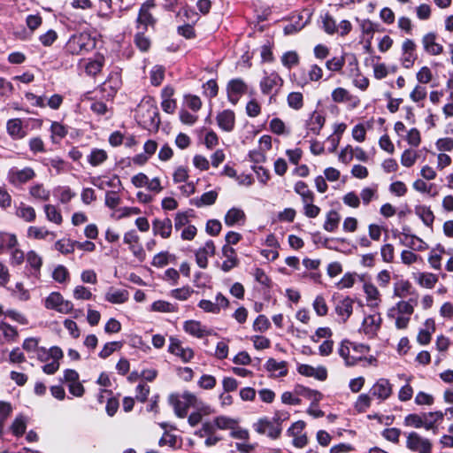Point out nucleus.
Wrapping results in <instances>:
<instances>
[{
    "mask_svg": "<svg viewBox=\"0 0 453 453\" xmlns=\"http://www.w3.org/2000/svg\"><path fill=\"white\" fill-rule=\"evenodd\" d=\"M200 402L201 400L195 394L188 391H185L182 394H172L169 396L170 404L173 407L177 417L180 418L187 416L188 408H194Z\"/></svg>",
    "mask_w": 453,
    "mask_h": 453,
    "instance_id": "1",
    "label": "nucleus"
},
{
    "mask_svg": "<svg viewBox=\"0 0 453 453\" xmlns=\"http://www.w3.org/2000/svg\"><path fill=\"white\" fill-rule=\"evenodd\" d=\"M137 116L140 123L146 128H157L160 119L157 107L150 101L142 103L137 109Z\"/></svg>",
    "mask_w": 453,
    "mask_h": 453,
    "instance_id": "2",
    "label": "nucleus"
},
{
    "mask_svg": "<svg viewBox=\"0 0 453 453\" xmlns=\"http://www.w3.org/2000/svg\"><path fill=\"white\" fill-rule=\"evenodd\" d=\"M254 430L259 434H266L269 438L275 440L281 434V418L277 414L273 419L261 418L253 425Z\"/></svg>",
    "mask_w": 453,
    "mask_h": 453,
    "instance_id": "3",
    "label": "nucleus"
},
{
    "mask_svg": "<svg viewBox=\"0 0 453 453\" xmlns=\"http://www.w3.org/2000/svg\"><path fill=\"white\" fill-rule=\"evenodd\" d=\"M96 45L95 40L88 33L73 35L66 43L67 50L73 55L81 54L92 50Z\"/></svg>",
    "mask_w": 453,
    "mask_h": 453,
    "instance_id": "4",
    "label": "nucleus"
},
{
    "mask_svg": "<svg viewBox=\"0 0 453 453\" xmlns=\"http://www.w3.org/2000/svg\"><path fill=\"white\" fill-rule=\"evenodd\" d=\"M45 307L63 314H67L72 311L73 305L70 301L65 300L60 293L52 292L45 299Z\"/></svg>",
    "mask_w": 453,
    "mask_h": 453,
    "instance_id": "5",
    "label": "nucleus"
},
{
    "mask_svg": "<svg viewBox=\"0 0 453 453\" xmlns=\"http://www.w3.org/2000/svg\"><path fill=\"white\" fill-rule=\"evenodd\" d=\"M406 447L410 450L418 453H431L432 451L431 441L416 432H411L408 434Z\"/></svg>",
    "mask_w": 453,
    "mask_h": 453,
    "instance_id": "6",
    "label": "nucleus"
},
{
    "mask_svg": "<svg viewBox=\"0 0 453 453\" xmlns=\"http://www.w3.org/2000/svg\"><path fill=\"white\" fill-rule=\"evenodd\" d=\"M417 45L411 39H405L402 44L401 65L405 69H410L414 65L417 59Z\"/></svg>",
    "mask_w": 453,
    "mask_h": 453,
    "instance_id": "7",
    "label": "nucleus"
},
{
    "mask_svg": "<svg viewBox=\"0 0 453 453\" xmlns=\"http://www.w3.org/2000/svg\"><path fill=\"white\" fill-rule=\"evenodd\" d=\"M248 86L240 78L231 80L226 86L227 97L231 104H236L242 95L247 92Z\"/></svg>",
    "mask_w": 453,
    "mask_h": 453,
    "instance_id": "8",
    "label": "nucleus"
},
{
    "mask_svg": "<svg viewBox=\"0 0 453 453\" xmlns=\"http://www.w3.org/2000/svg\"><path fill=\"white\" fill-rule=\"evenodd\" d=\"M215 250L214 242L211 240L207 241L204 245L199 248L195 253L196 265L202 269L207 268L208 257L214 256Z\"/></svg>",
    "mask_w": 453,
    "mask_h": 453,
    "instance_id": "9",
    "label": "nucleus"
},
{
    "mask_svg": "<svg viewBox=\"0 0 453 453\" xmlns=\"http://www.w3.org/2000/svg\"><path fill=\"white\" fill-rule=\"evenodd\" d=\"M35 176L34 169L31 167H25L23 169H11L8 173L9 180L13 185L24 184Z\"/></svg>",
    "mask_w": 453,
    "mask_h": 453,
    "instance_id": "10",
    "label": "nucleus"
},
{
    "mask_svg": "<svg viewBox=\"0 0 453 453\" xmlns=\"http://www.w3.org/2000/svg\"><path fill=\"white\" fill-rule=\"evenodd\" d=\"M168 350L173 355L179 357L184 363L189 362L194 357L193 349L188 347L184 348L181 342L176 338L170 339Z\"/></svg>",
    "mask_w": 453,
    "mask_h": 453,
    "instance_id": "11",
    "label": "nucleus"
},
{
    "mask_svg": "<svg viewBox=\"0 0 453 453\" xmlns=\"http://www.w3.org/2000/svg\"><path fill=\"white\" fill-rule=\"evenodd\" d=\"M194 408L196 411H192L188 418V424L193 427L201 423L203 417L210 416L214 413V410L202 401Z\"/></svg>",
    "mask_w": 453,
    "mask_h": 453,
    "instance_id": "12",
    "label": "nucleus"
},
{
    "mask_svg": "<svg viewBox=\"0 0 453 453\" xmlns=\"http://www.w3.org/2000/svg\"><path fill=\"white\" fill-rule=\"evenodd\" d=\"M6 130L13 140H21L27 134L23 120L19 118L9 119L6 123Z\"/></svg>",
    "mask_w": 453,
    "mask_h": 453,
    "instance_id": "13",
    "label": "nucleus"
},
{
    "mask_svg": "<svg viewBox=\"0 0 453 453\" xmlns=\"http://www.w3.org/2000/svg\"><path fill=\"white\" fill-rule=\"evenodd\" d=\"M219 127L225 132H232L235 126V114L232 110H224L216 117Z\"/></svg>",
    "mask_w": 453,
    "mask_h": 453,
    "instance_id": "14",
    "label": "nucleus"
},
{
    "mask_svg": "<svg viewBox=\"0 0 453 453\" xmlns=\"http://www.w3.org/2000/svg\"><path fill=\"white\" fill-rule=\"evenodd\" d=\"M325 121V117L320 112L314 111L305 123L307 135L310 134L318 135L324 127Z\"/></svg>",
    "mask_w": 453,
    "mask_h": 453,
    "instance_id": "15",
    "label": "nucleus"
},
{
    "mask_svg": "<svg viewBox=\"0 0 453 453\" xmlns=\"http://www.w3.org/2000/svg\"><path fill=\"white\" fill-rule=\"evenodd\" d=\"M363 290L365 294L367 305L371 308H377L381 303V295L378 288L372 282H365Z\"/></svg>",
    "mask_w": 453,
    "mask_h": 453,
    "instance_id": "16",
    "label": "nucleus"
},
{
    "mask_svg": "<svg viewBox=\"0 0 453 453\" xmlns=\"http://www.w3.org/2000/svg\"><path fill=\"white\" fill-rule=\"evenodd\" d=\"M422 44L425 51L432 56L442 53L443 46L436 42V35L428 33L422 37Z\"/></svg>",
    "mask_w": 453,
    "mask_h": 453,
    "instance_id": "17",
    "label": "nucleus"
},
{
    "mask_svg": "<svg viewBox=\"0 0 453 453\" xmlns=\"http://www.w3.org/2000/svg\"><path fill=\"white\" fill-rule=\"evenodd\" d=\"M373 396L384 401L392 394V385L387 379H380L371 388Z\"/></svg>",
    "mask_w": 453,
    "mask_h": 453,
    "instance_id": "18",
    "label": "nucleus"
},
{
    "mask_svg": "<svg viewBox=\"0 0 453 453\" xmlns=\"http://www.w3.org/2000/svg\"><path fill=\"white\" fill-rule=\"evenodd\" d=\"M380 324L381 318L380 314L368 315L363 320L362 329L366 335L372 337L377 334Z\"/></svg>",
    "mask_w": 453,
    "mask_h": 453,
    "instance_id": "19",
    "label": "nucleus"
},
{
    "mask_svg": "<svg viewBox=\"0 0 453 453\" xmlns=\"http://www.w3.org/2000/svg\"><path fill=\"white\" fill-rule=\"evenodd\" d=\"M417 303V300L410 299L409 301H400L396 303L395 307L390 309L388 312L389 318H395V313L397 311L399 315L411 317L414 311V305Z\"/></svg>",
    "mask_w": 453,
    "mask_h": 453,
    "instance_id": "20",
    "label": "nucleus"
},
{
    "mask_svg": "<svg viewBox=\"0 0 453 453\" xmlns=\"http://www.w3.org/2000/svg\"><path fill=\"white\" fill-rule=\"evenodd\" d=\"M183 328L186 333L196 338H203L211 334L210 330L196 320H188L184 323Z\"/></svg>",
    "mask_w": 453,
    "mask_h": 453,
    "instance_id": "21",
    "label": "nucleus"
},
{
    "mask_svg": "<svg viewBox=\"0 0 453 453\" xmlns=\"http://www.w3.org/2000/svg\"><path fill=\"white\" fill-rule=\"evenodd\" d=\"M155 23V19L151 13L149 12V5L142 4L140 8L139 14L136 19L137 30L146 31L149 26H152Z\"/></svg>",
    "mask_w": 453,
    "mask_h": 453,
    "instance_id": "22",
    "label": "nucleus"
},
{
    "mask_svg": "<svg viewBox=\"0 0 453 453\" xmlns=\"http://www.w3.org/2000/svg\"><path fill=\"white\" fill-rule=\"evenodd\" d=\"M354 300L349 296L339 301L335 305V312L343 322L351 316L353 312Z\"/></svg>",
    "mask_w": 453,
    "mask_h": 453,
    "instance_id": "23",
    "label": "nucleus"
},
{
    "mask_svg": "<svg viewBox=\"0 0 453 453\" xmlns=\"http://www.w3.org/2000/svg\"><path fill=\"white\" fill-rule=\"evenodd\" d=\"M222 253L226 257V260L223 261L221 265V269L224 272H229L238 265V259L234 249L231 246L224 245L222 248Z\"/></svg>",
    "mask_w": 453,
    "mask_h": 453,
    "instance_id": "24",
    "label": "nucleus"
},
{
    "mask_svg": "<svg viewBox=\"0 0 453 453\" xmlns=\"http://www.w3.org/2000/svg\"><path fill=\"white\" fill-rule=\"evenodd\" d=\"M152 226L154 234H159L162 238L170 237L173 228L172 221L170 219H156L152 223Z\"/></svg>",
    "mask_w": 453,
    "mask_h": 453,
    "instance_id": "25",
    "label": "nucleus"
},
{
    "mask_svg": "<svg viewBox=\"0 0 453 453\" xmlns=\"http://www.w3.org/2000/svg\"><path fill=\"white\" fill-rule=\"evenodd\" d=\"M283 81L276 73H272L262 79L260 88L263 94H269L273 88L281 86Z\"/></svg>",
    "mask_w": 453,
    "mask_h": 453,
    "instance_id": "26",
    "label": "nucleus"
},
{
    "mask_svg": "<svg viewBox=\"0 0 453 453\" xmlns=\"http://www.w3.org/2000/svg\"><path fill=\"white\" fill-rule=\"evenodd\" d=\"M104 298L109 303L120 304L126 303L128 300L129 294L126 289L110 288L105 293Z\"/></svg>",
    "mask_w": 453,
    "mask_h": 453,
    "instance_id": "27",
    "label": "nucleus"
},
{
    "mask_svg": "<svg viewBox=\"0 0 453 453\" xmlns=\"http://www.w3.org/2000/svg\"><path fill=\"white\" fill-rule=\"evenodd\" d=\"M425 328L420 329L417 341L421 345H426L431 341V335L435 331V322L433 319H427L424 323Z\"/></svg>",
    "mask_w": 453,
    "mask_h": 453,
    "instance_id": "28",
    "label": "nucleus"
},
{
    "mask_svg": "<svg viewBox=\"0 0 453 453\" xmlns=\"http://www.w3.org/2000/svg\"><path fill=\"white\" fill-rule=\"evenodd\" d=\"M288 363L286 361H277L274 358H269L265 364V369L272 372L275 377H283L288 374Z\"/></svg>",
    "mask_w": 453,
    "mask_h": 453,
    "instance_id": "29",
    "label": "nucleus"
},
{
    "mask_svg": "<svg viewBox=\"0 0 453 453\" xmlns=\"http://www.w3.org/2000/svg\"><path fill=\"white\" fill-rule=\"evenodd\" d=\"M246 215L240 208H232L226 212L224 221L228 226H233L235 224H243L245 222Z\"/></svg>",
    "mask_w": 453,
    "mask_h": 453,
    "instance_id": "30",
    "label": "nucleus"
},
{
    "mask_svg": "<svg viewBox=\"0 0 453 453\" xmlns=\"http://www.w3.org/2000/svg\"><path fill=\"white\" fill-rule=\"evenodd\" d=\"M15 214L27 223L34 222L36 218V212L34 207L24 203H20L19 205L16 207Z\"/></svg>",
    "mask_w": 453,
    "mask_h": 453,
    "instance_id": "31",
    "label": "nucleus"
},
{
    "mask_svg": "<svg viewBox=\"0 0 453 453\" xmlns=\"http://www.w3.org/2000/svg\"><path fill=\"white\" fill-rule=\"evenodd\" d=\"M43 211L48 221L58 226L63 223V216L60 210L56 205L46 203L43 205Z\"/></svg>",
    "mask_w": 453,
    "mask_h": 453,
    "instance_id": "32",
    "label": "nucleus"
},
{
    "mask_svg": "<svg viewBox=\"0 0 453 453\" xmlns=\"http://www.w3.org/2000/svg\"><path fill=\"white\" fill-rule=\"evenodd\" d=\"M444 413L441 411L423 413V427L426 430H434L435 424L443 419Z\"/></svg>",
    "mask_w": 453,
    "mask_h": 453,
    "instance_id": "33",
    "label": "nucleus"
},
{
    "mask_svg": "<svg viewBox=\"0 0 453 453\" xmlns=\"http://www.w3.org/2000/svg\"><path fill=\"white\" fill-rule=\"evenodd\" d=\"M414 278L419 286L426 288H433L438 281L437 276L431 273H418Z\"/></svg>",
    "mask_w": 453,
    "mask_h": 453,
    "instance_id": "34",
    "label": "nucleus"
},
{
    "mask_svg": "<svg viewBox=\"0 0 453 453\" xmlns=\"http://www.w3.org/2000/svg\"><path fill=\"white\" fill-rule=\"evenodd\" d=\"M294 190L296 194H298L301 196L303 203L314 202V193L309 188L308 185L305 182L302 180L296 182Z\"/></svg>",
    "mask_w": 453,
    "mask_h": 453,
    "instance_id": "35",
    "label": "nucleus"
},
{
    "mask_svg": "<svg viewBox=\"0 0 453 453\" xmlns=\"http://www.w3.org/2000/svg\"><path fill=\"white\" fill-rule=\"evenodd\" d=\"M29 194L36 200L46 202L50 197V191L42 184H35L29 188Z\"/></svg>",
    "mask_w": 453,
    "mask_h": 453,
    "instance_id": "36",
    "label": "nucleus"
},
{
    "mask_svg": "<svg viewBox=\"0 0 453 453\" xmlns=\"http://www.w3.org/2000/svg\"><path fill=\"white\" fill-rule=\"evenodd\" d=\"M349 343V342H342L338 349V353L344 359L346 365L353 366L361 360V357H350Z\"/></svg>",
    "mask_w": 453,
    "mask_h": 453,
    "instance_id": "37",
    "label": "nucleus"
},
{
    "mask_svg": "<svg viewBox=\"0 0 453 453\" xmlns=\"http://www.w3.org/2000/svg\"><path fill=\"white\" fill-rule=\"evenodd\" d=\"M108 158L105 150L101 149H93L88 156V161L92 166H98L102 165Z\"/></svg>",
    "mask_w": 453,
    "mask_h": 453,
    "instance_id": "38",
    "label": "nucleus"
},
{
    "mask_svg": "<svg viewBox=\"0 0 453 453\" xmlns=\"http://www.w3.org/2000/svg\"><path fill=\"white\" fill-rule=\"evenodd\" d=\"M217 429L220 430H232L235 425H238V420L226 416H218L214 418Z\"/></svg>",
    "mask_w": 453,
    "mask_h": 453,
    "instance_id": "39",
    "label": "nucleus"
},
{
    "mask_svg": "<svg viewBox=\"0 0 453 453\" xmlns=\"http://www.w3.org/2000/svg\"><path fill=\"white\" fill-rule=\"evenodd\" d=\"M341 217L339 213L334 210L330 211L326 214V218L324 223V229L327 232H334L339 225Z\"/></svg>",
    "mask_w": 453,
    "mask_h": 453,
    "instance_id": "40",
    "label": "nucleus"
},
{
    "mask_svg": "<svg viewBox=\"0 0 453 453\" xmlns=\"http://www.w3.org/2000/svg\"><path fill=\"white\" fill-rule=\"evenodd\" d=\"M287 102L291 109L299 111L303 106V95L301 92H291L287 96Z\"/></svg>",
    "mask_w": 453,
    "mask_h": 453,
    "instance_id": "41",
    "label": "nucleus"
},
{
    "mask_svg": "<svg viewBox=\"0 0 453 453\" xmlns=\"http://www.w3.org/2000/svg\"><path fill=\"white\" fill-rule=\"evenodd\" d=\"M218 197V193L214 190H211L203 193L199 198L194 201V204L196 207H202L206 205L213 204Z\"/></svg>",
    "mask_w": 453,
    "mask_h": 453,
    "instance_id": "42",
    "label": "nucleus"
},
{
    "mask_svg": "<svg viewBox=\"0 0 453 453\" xmlns=\"http://www.w3.org/2000/svg\"><path fill=\"white\" fill-rule=\"evenodd\" d=\"M416 214L421 219L426 226H432L434 220V215L430 208L426 206H419L416 208Z\"/></svg>",
    "mask_w": 453,
    "mask_h": 453,
    "instance_id": "43",
    "label": "nucleus"
},
{
    "mask_svg": "<svg viewBox=\"0 0 453 453\" xmlns=\"http://www.w3.org/2000/svg\"><path fill=\"white\" fill-rule=\"evenodd\" d=\"M27 264L35 270V275L39 274L42 265V258L35 251L30 250L27 254Z\"/></svg>",
    "mask_w": 453,
    "mask_h": 453,
    "instance_id": "44",
    "label": "nucleus"
},
{
    "mask_svg": "<svg viewBox=\"0 0 453 453\" xmlns=\"http://www.w3.org/2000/svg\"><path fill=\"white\" fill-rule=\"evenodd\" d=\"M55 248L62 254L67 255L74 251L75 243L69 239H61L56 242Z\"/></svg>",
    "mask_w": 453,
    "mask_h": 453,
    "instance_id": "45",
    "label": "nucleus"
},
{
    "mask_svg": "<svg viewBox=\"0 0 453 453\" xmlns=\"http://www.w3.org/2000/svg\"><path fill=\"white\" fill-rule=\"evenodd\" d=\"M217 427L215 421L206 420L202 423V426L196 432V435L203 438L207 435H211L216 433Z\"/></svg>",
    "mask_w": 453,
    "mask_h": 453,
    "instance_id": "46",
    "label": "nucleus"
},
{
    "mask_svg": "<svg viewBox=\"0 0 453 453\" xmlns=\"http://www.w3.org/2000/svg\"><path fill=\"white\" fill-rule=\"evenodd\" d=\"M411 284L408 280H400L395 284L394 296L396 297H405L410 293Z\"/></svg>",
    "mask_w": 453,
    "mask_h": 453,
    "instance_id": "47",
    "label": "nucleus"
},
{
    "mask_svg": "<svg viewBox=\"0 0 453 453\" xmlns=\"http://www.w3.org/2000/svg\"><path fill=\"white\" fill-rule=\"evenodd\" d=\"M104 65V58L102 57H98L96 59L89 60L85 65V71L89 75L97 74Z\"/></svg>",
    "mask_w": 453,
    "mask_h": 453,
    "instance_id": "48",
    "label": "nucleus"
},
{
    "mask_svg": "<svg viewBox=\"0 0 453 453\" xmlns=\"http://www.w3.org/2000/svg\"><path fill=\"white\" fill-rule=\"evenodd\" d=\"M331 96L334 103H344L352 99V96L344 88H336L333 90Z\"/></svg>",
    "mask_w": 453,
    "mask_h": 453,
    "instance_id": "49",
    "label": "nucleus"
},
{
    "mask_svg": "<svg viewBox=\"0 0 453 453\" xmlns=\"http://www.w3.org/2000/svg\"><path fill=\"white\" fill-rule=\"evenodd\" d=\"M165 67L162 65H155L150 71V82L154 86H158L162 83L165 78Z\"/></svg>",
    "mask_w": 453,
    "mask_h": 453,
    "instance_id": "50",
    "label": "nucleus"
},
{
    "mask_svg": "<svg viewBox=\"0 0 453 453\" xmlns=\"http://www.w3.org/2000/svg\"><path fill=\"white\" fill-rule=\"evenodd\" d=\"M50 234V232L45 227L32 226L27 229V236L36 240L45 239Z\"/></svg>",
    "mask_w": 453,
    "mask_h": 453,
    "instance_id": "51",
    "label": "nucleus"
},
{
    "mask_svg": "<svg viewBox=\"0 0 453 453\" xmlns=\"http://www.w3.org/2000/svg\"><path fill=\"white\" fill-rule=\"evenodd\" d=\"M372 398L367 394H361L355 403V409L359 412H365L371 406Z\"/></svg>",
    "mask_w": 453,
    "mask_h": 453,
    "instance_id": "52",
    "label": "nucleus"
},
{
    "mask_svg": "<svg viewBox=\"0 0 453 453\" xmlns=\"http://www.w3.org/2000/svg\"><path fill=\"white\" fill-rule=\"evenodd\" d=\"M312 306L318 316L323 317L327 314L328 308L326 300L322 296H316Z\"/></svg>",
    "mask_w": 453,
    "mask_h": 453,
    "instance_id": "53",
    "label": "nucleus"
},
{
    "mask_svg": "<svg viewBox=\"0 0 453 453\" xmlns=\"http://www.w3.org/2000/svg\"><path fill=\"white\" fill-rule=\"evenodd\" d=\"M281 63L284 66L291 68L299 63V56L296 51H288L281 57Z\"/></svg>",
    "mask_w": 453,
    "mask_h": 453,
    "instance_id": "54",
    "label": "nucleus"
},
{
    "mask_svg": "<svg viewBox=\"0 0 453 453\" xmlns=\"http://www.w3.org/2000/svg\"><path fill=\"white\" fill-rule=\"evenodd\" d=\"M418 158V153L412 150H405L401 156V164L405 167L412 166Z\"/></svg>",
    "mask_w": 453,
    "mask_h": 453,
    "instance_id": "55",
    "label": "nucleus"
},
{
    "mask_svg": "<svg viewBox=\"0 0 453 453\" xmlns=\"http://www.w3.org/2000/svg\"><path fill=\"white\" fill-rule=\"evenodd\" d=\"M145 31L138 30L134 37L135 45L142 50L147 51L150 47V41L143 35Z\"/></svg>",
    "mask_w": 453,
    "mask_h": 453,
    "instance_id": "56",
    "label": "nucleus"
},
{
    "mask_svg": "<svg viewBox=\"0 0 453 453\" xmlns=\"http://www.w3.org/2000/svg\"><path fill=\"white\" fill-rule=\"evenodd\" d=\"M0 242L4 243V246L8 250H14L18 246V239L14 234L1 233Z\"/></svg>",
    "mask_w": 453,
    "mask_h": 453,
    "instance_id": "57",
    "label": "nucleus"
},
{
    "mask_svg": "<svg viewBox=\"0 0 453 453\" xmlns=\"http://www.w3.org/2000/svg\"><path fill=\"white\" fill-rule=\"evenodd\" d=\"M404 425L406 426H412L415 428H421L423 427V414H409L404 418Z\"/></svg>",
    "mask_w": 453,
    "mask_h": 453,
    "instance_id": "58",
    "label": "nucleus"
},
{
    "mask_svg": "<svg viewBox=\"0 0 453 453\" xmlns=\"http://www.w3.org/2000/svg\"><path fill=\"white\" fill-rule=\"evenodd\" d=\"M26 427L27 424L25 418L23 416H19L13 421L11 428L15 435L20 436L25 433Z\"/></svg>",
    "mask_w": 453,
    "mask_h": 453,
    "instance_id": "59",
    "label": "nucleus"
},
{
    "mask_svg": "<svg viewBox=\"0 0 453 453\" xmlns=\"http://www.w3.org/2000/svg\"><path fill=\"white\" fill-rule=\"evenodd\" d=\"M177 18H179L180 21L188 20L196 23L198 19V14L194 10L185 7L182 9V12H178Z\"/></svg>",
    "mask_w": 453,
    "mask_h": 453,
    "instance_id": "60",
    "label": "nucleus"
},
{
    "mask_svg": "<svg viewBox=\"0 0 453 453\" xmlns=\"http://www.w3.org/2000/svg\"><path fill=\"white\" fill-rule=\"evenodd\" d=\"M345 64L343 57H334L326 61V66L328 70L333 72H339L342 69Z\"/></svg>",
    "mask_w": 453,
    "mask_h": 453,
    "instance_id": "61",
    "label": "nucleus"
},
{
    "mask_svg": "<svg viewBox=\"0 0 453 453\" xmlns=\"http://www.w3.org/2000/svg\"><path fill=\"white\" fill-rule=\"evenodd\" d=\"M122 343L119 342H111L106 343L99 353L101 358H106L111 356L116 349H120Z\"/></svg>",
    "mask_w": 453,
    "mask_h": 453,
    "instance_id": "62",
    "label": "nucleus"
},
{
    "mask_svg": "<svg viewBox=\"0 0 453 453\" xmlns=\"http://www.w3.org/2000/svg\"><path fill=\"white\" fill-rule=\"evenodd\" d=\"M314 202H303V213L306 217L314 219L320 213V208L313 203Z\"/></svg>",
    "mask_w": 453,
    "mask_h": 453,
    "instance_id": "63",
    "label": "nucleus"
},
{
    "mask_svg": "<svg viewBox=\"0 0 453 453\" xmlns=\"http://www.w3.org/2000/svg\"><path fill=\"white\" fill-rule=\"evenodd\" d=\"M68 277V270L64 265H58L52 273V278L58 283L65 282Z\"/></svg>",
    "mask_w": 453,
    "mask_h": 453,
    "instance_id": "64",
    "label": "nucleus"
}]
</instances>
